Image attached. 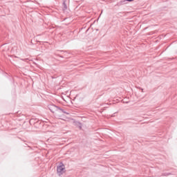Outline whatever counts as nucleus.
<instances>
[{
    "mask_svg": "<svg viewBox=\"0 0 177 177\" xmlns=\"http://www.w3.org/2000/svg\"><path fill=\"white\" fill-rule=\"evenodd\" d=\"M57 172L59 176H62V175H63V174L66 172V167H64V165H63V163H60L59 165L57 167Z\"/></svg>",
    "mask_w": 177,
    "mask_h": 177,
    "instance_id": "f257e3e1",
    "label": "nucleus"
},
{
    "mask_svg": "<svg viewBox=\"0 0 177 177\" xmlns=\"http://www.w3.org/2000/svg\"><path fill=\"white\" fill-rule=\"evenodd\" d=\"M48 109L51 113H55V111H63V110L54 104L48 105Z\"/></svg>",
    "mask_w": 177,
    "mask_h": 177,
    "instance_id": "f03ea898",
    "label": "nucleus"
},
{
    "mask_svg": "<svg viewBox=\"0 0 177 177\" xmlns=\"http://www.w3.org/2000/svg\"><path fill=\"white\" fill-rule=\"evenodd\" d=\"M128 2H132L133 0H127Z\"/></svg>",
    "mask_w": 177,
    "mask_h": 177,
    "instance_id": "7ed1b4c3",
    "label": "nucleus"
},
{
    "mask_svg": "<svg viewBox=\"0 0 177 177\" xmlns=\"http://www.w3.org/2000/svg\"><path fill=\"white\" fill-rule=\"evenodd\" d=\"M64 5H66V3H65V2H64Z\"/></svg>",
    "mask_w": 177,
    "mask_h": 177,
    "instance_id": "20e7f679",
    "label": "nucleus"
},
{
    "mask_svg": "<svg viewBox=\"0 0 177 177\" xmlns=\"http://www.w3.org/2000/svg\"><path fill=\"white\" fill-rule=\"evenodd\" d=\"M65 8H67V6H65Z\"/></svg>",
    "mask_w": 177,
    "mask_h": 177,
    "instance_id": "39448f33",
    "label": "nucleus"
}]
</instances>
